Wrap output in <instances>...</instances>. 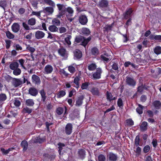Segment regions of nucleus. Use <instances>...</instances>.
<instances>
[{
  "mask_svg": "<svg viewBox=\"0 0 161 161\" xmlns=\"http://www.w3.org/2000/svg\"><path fill=\"white\" fill-rule=\"evenodd\" d=\"M57 6L58 10V14L57 17L59 19L64 18L66 14V8L64 4H57Z\"/></svg>",
  "mask_w": 161,
  "mask_h": 161,
  "instance_id": "nucleus-1",
  "label": "nucleus"
},
{
  "mask_svg": "<svg viewBox=\"0 0 161 161\" xmlns=\"http://www.w3.org/2000/svg\"><path fill=\"white\" fill-rule=\"evenodd\" d=\"M102 72L103 70L102 68L100 67L97 68L96 69V71L92 73L91 78L93 80L99 79L101 78Z\"/></svg>",
  "mask_w": 161,
  "mask_h": 161,
  "instance_id": "nucleus-2",
  "label": "nucleus"
},
{
  "mask_svg": "<svg viewBox=\"0 0 161 161\" xmlns=\"http://www.w3.org/2000/svg\"><path fill=\"white\" fill-rule=\"evenodd\" d=\"M125 82L128 86L134 87L136 85V81L132 77L127 76L126 77Z\"/></svg>",
  "mask_w": 161,
  "mask_h": 161,
  "instance_id": "nucleus-3",
  "label": "nucleus"
},
{
  "mask_svg": "<svg viewBox=\"0 0 161 161\" xmlns=\"http://www.w3.org/2000/svg\"><path fill=\"white\" fill-rule=\"evenodd\" d=\"M73 128V125L71 123H67L65 128V133L67 135H70L72 133Z\"/></svg>",
  "mask_w": 161,
  "mask_h": 161,
  "instance_id": "nucleus-4",
  "label": "nucleus"
},
{
  "mask_svg": "<svg viewBox=\"0 0 161 161\" xmlns=\"http://www.w3.org/2000/svg\"><path fill=\"white\" fill-rule=\"evenodd\" d=\"M78 20L79 23L82 25H86L88 22L87 17L85 15H80L78 17Z\"/></svg>",
  "mask_w": 161,
  "mask_h": 161,
  "instance_id": "nucleus-5",
  "label": "nucleus"
},
{
  "mask_svg": "<svg viewBox=\"0 0 161 161\" xmlns=\"http://www.w3.org/2000/svg\"><path fill=\"white\" fill-rule=\"evenodd\" d=\"M133 11L131 8H129L127 9L125 13L123 14L124 18L127 19L128 18H131Z\"/></svg>",
  "mask_w": 161,
  "mask_h": 161,
  "instance_id": "nucleus-6",
  "label": "nucleus"
},
{
  "mask_svg": "<svg viewBox=\"0 0 161 161\" xmlns=\"http://www.w3.org/2000/svg\"><path fill=\"white\" fill-rule=\"evenodd\" d=\"M31 80L32 83L35 85H39L41 83V81L40 77L34 74L31 76Z\"/></svg>",
  "mask_w": 161,
  "mask_h": 161,
  "instance_id": "nucleus-7",
  "label": "nucleus"
},
{
  "mask_svg": "<svg viewBox=\"0 0 161 161\" xmlns=\"http://www.w3.org/2000/svg\"><path fill=\"white\" fill-rule=\"evenodd\" d=\"M109 161H116L118 159L117 155L112 152H109L107 155Z\"/></svg>",
  "mask_w": 161,
  "mask_h": 161,
  "instance_id": "nucleus-8",
  "label": "nucleus"
},
{
  "mask_svg": "<svg viewBox=\"0 0 161 161\" xmlns=\"http://www.w3.org/2000/svg\"><path fill=\"white\" fill-rule=\"evenodd\" d=\"M108 2L107 0H101L100 1L98 6L100 8H105L108 6Z\"/></svg>",
  "mask_w": 161,
  "mask_h": 161,
  "instance_id": "nucleus-9",
  "label": "nucleus"
},
{
  "mask_svg": "<svg viewBox=\"0 0 161 161\" xmlns=\"http://www.w3.org/2000/svg\"><path fill=\"white\" fill-rule=\"evenodd\" d=\"M144 90H147L148 89L146 87L145 85H143L142 83H139L137 88V92L142 94Z\"/></svg>",
  "mask_w": 161,
  "mask_h": 161,
  "instance_id": "nucleus-10",
  "label": "nucleus"
},
{
  "mask_svg": "<svg viewBox=\"0 0 161 161\" xmlns=\"http://www.w3.org/2000/svg\"><path fill=\"white\" fill-rule=\"evenodd\" d=\"M12 85L15 87L20 86L22 84V81L20 79L13 78L11 81Z\"/></svg>",
  "mask_w": 161,
  "mask_h": 161,
  "instance_id": "nucleus-11",
  "label": "nucleus"
},
{
  "mask_svg": "<svg viewBox=\"0 0 161 161\" xmlns=\"http://www.w3.org/2000/svg\"><path fill=\"white\" fill-rule=\"evenodd\" d=\"M29 93L33 96L36 97L38 94V90L34 87H31L28 90Z\"/></svg>",
  "mask_w": 161,
  "mask_h": 161,
  "instance_id": "nucleus-12",
  "label": "nucleus"
},
{
  "mask_svg": "<svg viewBox=\"0 0 161 161\" xmlns=\"http://www.w3.org/2000/svg\"><path fill=\"white\" fill-rule=\"evenodd\" d=\"M53 70V66L49 64L46 65L44 68V72L45 74H50L51 73Z\"/></svg>",
  "mask_w": 161,
  "mask_h": 161,
  "instance_id": "nucleus-13",
  "label": "nucleus"
},
{
  "mask_svg": "<svg viewBox=\"0 0 161 161\" xmlns=\"http://www.w3.org/2000/svg\"><path fill=\"white\" fill-rule=\"evenodd\" d=\"M135 61L136 64L141 65H145L148 62V60L143 59L140 58H136Z\"/></svg>",
  "mask_w": 161,
  "mask_h": 161,
  "instance_id": "nucleus-14",
  "label": "nucleus"
},
{
  "mask_svg": "<svg viewBox=\"0 0 161 161\" xmlns=\"http://www.w3.org/2000/svg\"><path fill=\"white\" fill-rule=\"evenodd\" d=\"M45 35V34L43 31H37L35 33V37L37 39H40L43 38Z\"/></svg>",
  "mask_w": 161,
  "mask_h": 161,
  "instance_id": "nucleus-15",
  "label": "nucleus"
},
{
  "mask_svg": "<svg viewBox=\"0 0 161 161\" xmlns=\"http://www.w3.org/2000/svg\"><path fill=\"white\" fill-rule=\"evenodd\" d=\"M41 97V101L43 103H46V93L44 89H42L39 92Z\"/></svg>",
  "mask_w": 161,
  "mask_h": 161,
  "instance_id": "nucleus-16",
  "label": "nucleus"
},
{
  "mask_svg": "<svg viewBox=\"0 0 161 161\" xmlns=\"http://www.w3.org/2000/svg\"><path fill=\"white\" fill-rule=\"evenodd\" d=\"M84 98V97L83 95H80L79 97L76 100L75 105L79 107L81 106Z\"/></svg>",
  "mask_w": 161,
  "mask_h": 161,
  "instance_id": "nucleus-17",
  "label": "nucleus"
},
{
  "mask_svg": "<svg viewBox=\"0 0 161 161\" xmlns=\"http://www.w3.org/2000/svg\"><path fill=\"white\" fill-rule=\"evenodd\" d=\"M11 28L14 32L17 33L20 30V25L18 23H15L12 25Z\"/></svg>",
  "mask_w": 161,
  "mask_h": 161,
  "instance_id": "nucleus-18",
  "label": "nucleus"
},
{
  "mask_svg": "<svg viewBox=\"0 0 161 161\" xmlns=\"http://www.w3.org/2000/svg\"><path fill=\"white\" fill-rule=\"evenodd\" d=\"M86 152L85 149H79L78 154L79 158L83 159L85 157Z\"/></svg>",
  "mask_w": 161,
  "mask_h": 161,
  "instance_id": "nucleus-19",
  "label": "nucleus"
},
{
  "mask_svg": "<svg viewBox=\"0 0 161 161\" xmlns=\"http://www.w3.org/2000/svg\"><path fill=\"white\" fill-rule=\"evenodd\" d=\"M91 39L92 36H89L87 38L84 37L83 39L81 42V45L85 47L88 43L91 40Z\"/></svg>",
  "mask_w": 161,
  "mask_h": 161,
  "instance_id": "nucleus-20",
  "label": "nucleus"
},
{
  "mask_svg": "<svg viewBox=\"0 0 161 161\" xmlns=\"http://www.w3.org/2000/svg\"><path fill=\"white\" fill-rule=\"evenodd\" d=\"M19 66L18 63L16 62H13L9 64V67L11 69L14 70L18 68Z\"/></svg>",
  "mask_w": 161,
  "mask_h": 161,
  "instance_id": "nucleus-21",
  "label": "nucleus"
},
{
  "mask_svg": "<svg viewBox=\"0 0 161 161\" xmlns=\"http://www.w3.org/2000/svg\"><path fill=\"white\" fill-rule=\"evenodd\" d=\"M153 105L157 109H159L161 108V102L158 100H156L153 103Z\"/></svg>",
  "mask_w": 161,
  "mask_h": 161,
  "instance_id": "nucleus-22",
  "label": "nucleus"
},
{
  "mask_svg": "<svg viewBox=\"0 0 161 161\" xmlns=\"http://www.w3.org/2000/svg\"><path fill=\"white\" fill-rule=\"evenodd\" d=\"M74 57L76 59L80 58L82 56L81 52L79 49L76 50L74 53Z\"/></svg>",
  "mask_w": 161,
  "mask_h": 161,
  "instance_id": "nucleus-23",
  "label": "nucleus"
},
{
  "mask_svg": "<svg viewBox=\"0 0 161 161\" xmlns=\"http://www.w3.org/2000/svg\"><path fill=\"white\" fill-rule=\"evenodd\" d=\"M148 124L146 121H143L140 126V129L142 131H144L147 130Z\"/></svg>",
  "mask_w": 161,
  "mask_h": 161,
  "instance_id": "nucleus-24",
  "label": "nucleus"
},
{
  "mask_svg": "<svg viewBox=\"0 0 161 161\" xmlns=\"http://www.w3.org/2000/svg\"><path fill=\"white\" fill-rule=\"evenodd\" d=\"M32 109L30 108L27 107H25L22 109V112L23 114L27 113L28 114H30L32 113Z\"/></svg>",
  "mask_w": 161,
  "mask_h": 161,
  "instance_id": "nucleus-25",
  "label": "nucleus"
},
{
  "mask_svg": "<svg viewBox=\"0 0 161 161\" xmlns=\"http://www.w3.org/2000/svg\"><path fill=\"white\" fill-rule=\"evenodd\" d=\"M91 92L93 95L99 96L100 95L98 89L97 87H92L91 89Z\"/></svg>",
  "mask_w": 161,
  "mask_h": 161,
  "instance_id": "nucleus-26",
  "label": "nucleus"
},
{
  "mask_svg": "<svg viewBox=\"0 0 161 161\" xmlns=\"http://www.w3.org/2000/svg\"><path fill=\"white\" fill-rule=\"evenodd\" d=\"M25 103L27 106L29 107H32L35 104L33 100L31 99H27L25 101Z\"/></svg>",
  "mask_w": 161,
  "mask_h": 161,
  "instance_id": "nucleus-27",
  "label": "nucleus"
},
{
  "mask_svg": "<svg viewBox=\"0 0 161 161\" xmlns=\"http://www.w3.org/2000/svg\"><path fill=\"white\" fill-rule=\"evenodd\" d=\"M7 96L5 94H0V105L2 104L7 99Z\"/></svg>",
  "mask_w": 161,
  "mask_h": 161,
  "instance_id": "nucleus-28",
  "label": "nucleus"
},
{
  "mask_svg": "<svg viewBox=\"0 0 161 161\" xmlns=\"http://www.w3.org/2000/svg\"><path fill=\"white\" fill-rule=\"evenodd\" d=\"M144 107L141 104H139L138 107L136 108V112L139 114L141 115L143 113V110Z\"/></svg>",
  "mask_w": 161,
  "mask_h": 161,
  "instance_id": "nucleus-29",
  "label": "nucleus"
},
{
  "mask_svg": "<svg viewBox=\"0 0 161 161\" xmlns=\"http://www.w3.org/2000/svg\"><path fill=\"white\" fill-rule=\"evenodd\" d=\"M45 141L46 139L44 138H41L40 136H38L36 138L34 141L36 143H42Z\"/></svg>",
  "mask_w": 161,
  "mask_h": 161,
  "instance_id": "nucleus-30",
  "label": "nucleus"
},
{
  "mask_svg": "<svg viewBox=\"0 0 161 161\" xmlns=\"http://www.w3.org/2000/svg\"><path fill=\"white\" fill-rule=\"evenodd\" d=\"M21 145L23 148V151H26L28 147V142L25 140H24L21 142Z\"/></svg>",
  "mask_w": 161,
  "mask_h": 161,
  "instance_id": "nucleus-31",
  "label": "nucleus"
},
{
  "mask_svg": "<svg viewBox=\"0 0 161 161\" xmlns=\"http://www.w3.org/2000/svg\"><path fill=\"white\" fill-rule=\"evenodd\" d=\"M66 49L64 48H59L58 50V53L62 57H65L66 54Z\"/></svg>",
  "mask_w": 161,
  "mask_h": 161,
  "instance_id": "nucleus-32",
  "label": "nucleus"
},
{
  "mask_svg": "<svg viewBox=\"0 0 161 161\" xmlns=\"http://www.w3.org/2000/svg\"><path fill=\"white\" fill-rule=\"evenodd\" d=\"M14 149V147H11L8 148L7 150H5L4 148H1V151L2 152L3 154L6 155L10 151H12Z\"/></svg>",
  "mask_w": 161,
  "mask_h": 161,
  "instance_id": "nucleus-33",
  "label": "nucleus"
},
{
  "mask_svg": "<svg viewBox=\"0 0 161 161\" xmlns=\"http://www.w3.org/2000/svg\"><path fill=\"white\" fill-rule=\"evenodd\" d=\"M97 65L95 63H92L88 66V69L90 71H94L96 69Z\"/></svg>",
  "mask_w": 161,
  "mask_h": 161,
  "instance_id": "nucleus-34",
  "label": "nucleus"
},
{
  "mask_svg": "<svg viewBox=\"0 0 161 161\" xmlns=\"http://www.w3.org/2000/svg\"><path fill=\"white\" fill-rule=\"evenodd\" d=\"M44 10L49 14H52L54 11L53 8L52 7H47L44 9Z\"/></svg>",
  "mask_w": 161,
  "mask_h": 161,
  "instance_id": "nucleus-35",
  "label": "nucleus"
},
{
  "mask_svg": "<svg viewBox=\"0 0 161 161\" xmlns=\"http://www.w3.org/2000/svg\"><path fill=\"white\" fill-rule=\"evenodd\" d=\"M140 141L141 140L140 136L139 135H138L136 136L135 140V144L136 147H137L139 146H142L140 144Z\"/></svg>",
  "mask_w": 161,
  "mask_h": 161,
  "instance_id": "nucleus-36",
  "label": "nucleus"
},
{
  "mask_svg": "<svg viewBox=\"0 0 161 161\" xmlns=\"http://www.w3.org/2000/svg\"><path fill=\"white\" fill-rule=\"evenodd\" d=\"M91 52L92 54L95 56L97 55L99 53L98 48L96 47H94L92 49Z\"/></svg>",
  "mask_w": 161,
  "mask_h": 161,
  "instance_id": "nucleus-37",
  "label": "nucleus"
},
{
  "mask_svg": "<svg viewBox=\"0 0 161 161\" xmlns=\"http://www.w3.org/2000/svg\"><path fill=\"white\" fill-rule=\"evenodd\" d=\"M81 31L83 34L86 35L87 36L89 35L91 33L90 30L86 28H82Z\"/></svg>",
  "mask_w": 161,
  "mask_h": 161,
  "instance_id": "nucleus-38",
  "label": "nucleus"
},
{
  "mask_svg": "<svg viewBox=\"0 0 161 161\" xmlns=\"http://www.w3.org/2000/svg\"><path fill=\"white\" fill-rule=\"evenodd\" d=\"M26 49L29 52L31 53L32 58H34V57L32 54L35 51V48L33 47H31L30 45H28L26 47Z\"/></svg>",
  "mask_w": 161,
  "mask_h": 161,
  "instance_id": "nucleus-39",
  "label": "nucleus"
},
{
  "mask_svg": "<svg viewBox=\"0 0 161 161\" xmlns=\"http://www.w3.org/2000/svg\"><path fill=\"white\" fill-rule=\"evenodd\" d=\"M49 30L52 32H54L58 31V28L55 25H51L48 27Z\"/></svg>",
  "mask_w": 161,
  "mask_h": 161,
  "instance_id": "nucleus-40",
  "label": "nucleus"
},
{
  "mask_svg": "<svg viewBox=\"0 0 161 161\" xmlns=\"http://www.w3.org/2000/svg\"><path fill=\"white\" fill-rule=\"evenodd\" d=\"M66 95L65 91L64 90L60 91L57 94V98H60L63 97Z\"/></svg>",
  "mask_w": 161,
  "mask_h": 161,
  "instance_id": "nucleus-41",
  "label": "nucleus"
},
{
  "mask_svg": "<svg viewBox=\"0 0 161 161\" xmlns=\"http://www.w3.org/2000/svg\"><path fill=\"white\" fill-rule=\"evenodd\" d=\"M28 24L31 25H34L36 23V20L35 18H31L27 21Z\"/></svg>",
  "mask_w": 161,
  "mask_h": 161,
  "instance_id": "nucleus-42",
  "label": "nucleus"
},
{
  "mask_svg": "<svg viewBox=\"0 0 161 161\" xmlns=\"http://www.w3.org/2000/svg\"><path fill=\"white\" fill-rule=\"evenodd\" d=\"M6 35L7 37L10 39H13L14 37V36L9 31L5 32Z\"/></svg>",
  "mask_w": 161,
  "mask_h": 161,
  "instance_id": "nucleus-43",
  "label": "nucleus"
},
{
  "mask_svg": "<svg viewBox=\"0 0 161 161\" xmlns=\"http://www.w3.org/2000/svg\"><path fill=\"white\" fill-rule=\"evenodd\" d=\"M154 53L158 55L161 53V47L159 46H156L154 49Z\"/></svg>",
  "mask_w": 161,
  "mask_h": 161,
  "instance_id": "nucleus-44",
  "label": "nucleus"
},
{
  "mask_svg": "<svg viewBox=\"0 0 161 161\" xmlns=\"http://www.w3.org/2000/svg\"><path fill=\"white\" fill-rule=\"evenodd\" d=\"M106 95L107 100L109 102H111V99L113 97L112 93L110 92L107 91L106 92Z\"/></svg>",
  "mask_w": 161,
  "mask_h": 161,
  "instance_id": "nucleus-45",
  "label": "nucleus"
},
{
  "mask_svg": "<svg viewBox=\"0 0 161 161\" xmlns=\"http://www.w3.org/2000/svg\"><path fill=\"white\" fill-rule=\"evenodd\" d=\"M58 152L60 155L61 154V153L62 151V150L63 149V147H64L65 146V145L64 143H61L59 142L58 144Z\"/></svg>",
  "mask_w": 161,
  "mask_h": 161,
  "instance_id": "nucleus-46",
  "label": "nucleus"
},
{
  "mask_svg": "<svg viewBox=\"0 0 161 161\" xmlns=\"http://www.w3.org/2000/svg\"><path fill=\"white\" fill-rule=\"evenodd\" d=\"M64 111V108L62 107H58L57 108L56 112L58 115H60L62 114Z\"/></svg>",
  "mask_w": 161,
  "mask_h": 161,
  "instance_id": "nucleus-47",
  "label": "nucleus"
},
{
  "mask_svg": "<svg viewBox=\"0 0 161 161\" xmlns=\"http://www.w3.org/2000/svg\"><path fill=\"white\" fill-rule=\"evenodd\" d=\"M84 36H77L75 38V41L77 43H79L82 41L83 39Z\"/></svg>",
  "mask_w": 161,
  "mask_h": 161,
  "instance_id": "nucleus-48",
  "label": "nucleus"
},
{
  "mask_svg": "<svg viewBox=\"0 0 161 161\" xmlns=\"http://www.w3.org/2000/svg\"><path fill=\"white\" fill-rule=\"evenodd\" d=\"M71 36L68 35L67 37L65 38V41L68 45H70L71 44L70 40L71 39Z\"/></svg>",
  "mask_w": 161,
  "mask_h": 161,
  "instance_id": "nucleus-49",
  "label": "nucleus"
},
{
  "mask_svg": "<svg viewBox=\"0 0 161 161\" xmlns=\"http://www.w3.org/2000/svg\"><path fill=\"white\" fill-rule=\"evenodd\" d=\"M136 153V157H138L141 154V148L140 147L137 146L136 150H134Z\"/></svg>",
  "mask_w": 161,
  "mask_h": 161,
  "instance_id": "nucleus-50",
  "label": "nucleus"
},
{
  "mask_svg": "<svg viewBox=\"0 0 161 161\" xmlns=\"http://www.w3.org/2000/svg\"><path fill=\"white\" fill-rule=\"evenodd\" d=\"M97 159L98 161H105L106 158L103 154H101L98 156Z\"/></svg>",
  "mask_w": 161,
  "mask_h": 161,
  "instance_id": "nucleus-51",
  "label": "nucleus"
},
{
  "mask_svg": "<svg viewBox=\"0 0 161 161\" xmlns=\"http://www.w3.org/2000/svg\"><path fill=\"white\" fill-rule=\"evenodd\" d=\"M117 104L118 106L120 108H122L123 107L124 104L123 101L121 98H119L118 99Z\"/></svg>",
  "mask_w": 161,
  "mask_h": 161,
  "instance_id": "nucleus-52",
  "label": "nucleus"
},
{
  "mask_svg": "<svg viewBox=\"0 0 161 161\" xmlns=\"http://www.w3.org/2000/svg\"><path fill=\"white\" fill-rule=\"evenodd\" d=\"M53 24L55 25L59 26L60 24V20L57 19H54L52 21Z\"/></svg>",
  "mask_w": 161,
  "mask_h": 161,
  "instance_id": "nucleus-53",
  "label": "nucleus"
},
{
  "mask_svg": "<svg viewBox=\"0 0 161 161\" xmlns=\"http://www.w3.org/2000/svg\"><path fill=\"white\" fill-rule=\"evenodd\" d=\"M90 85V83L88 82H85L82 83L81 86V88L82 90L84 89H86L89 85Z\"/></svg>",
  "mask_w": 161,
  "mask_h": 161,
  "instance_id": "nucleus-54",
  "label": "nucleus"
},
{
  "mask_svg": "<svg viewBox=\"0 0 161 161\" xmlns=\"http://www.w3.org/2000/svg\"><path fill=\"white\" fill-rule=\"evenodd\" d=\"M13 73L15 75H18L21 74V70L20 69L18 68L13 70Z\"/></svg>",
  "mask_w": 161,
  "mask_h": 161,
  "instance_id": "nucleus-55",
  "label": "nucleus"
},
{
  "mask_svg": "<svg viewBox=\"0 0 161 161\" xmlns=\"http://www.w3.org/2000/svg\"><path fill=\"white\" fill-rule=\"evenodd\" d=\"M19 99V98H17L14 100V104L17 107H19L21 105V103Z\"/></svg>",
  "mask_w": 161,
  "mask_h": 161,
  "instance_id": "nucleus-56",
  "label": "nucleus"
},
{
  "mask_svg": "<svg viewBox=\"0 0 161 161\" xmlns=\"http://www.w3.org/2000/svg\"><path fill=\"white\" fill-rule=\"evenodd\" d=\"M126 124L128 125L132 126L134 124L133 120L131 119H129L126 120Z\"/></svg>",
  "mask_w": 161,
  "mask_h": 161,
  "instance_id": "nucleus-57",
  "label": "nucleus"
},
{
  "mask_svg": "<svg viewBox=\"0 0 161 161\" xmlns=\"http://www.w3.org/2000/svg\"><path fill=\"white\" fill-rule=\"evenodd\" d=\"M13 47L17 51H22V47L19 44H14Z\"/></svg>",
  "mask_w": 161,
  "mask_h": 161,
  "instance_id": "nucleus-58",
  "label": "nucleus"
},
{
  "mask_svg": "<svg viewBox=\"0 0 161 161\" xmlns=\"http://www.w3.org/2000/svg\"><path fill=\"white\" fill-rule=\"evenodd\" d=\"M7 5V3L5 1H0V7H2L4 10H5V7Z\"/></svg>",
  "mask_w": 161,
  "mask_h": 161,
  "instance_id": "nucleus-59",
  "label": "nucleus"
},
{
  "mask_svg": "<svg viewBox=\"0 0 161 161\" xmlns=\"http://www.w3.org/2000/svg\"><path fill=\"white\" fill-rule=\"evenodd\" d=\"M67 12L69 14H71L74 13V10L70 7H68L66 8V13Z\"/></svg>",
  "mask_w": 161,
  "mask_h": 161,
  "instance_id": "nucleus-60",
  "label": "nucleus"
},
{
  "mask_svg": "<svg viewBox=\"0 0 161 161\" xmlns=\"http://www.w3.org/2000/svg\"><path fill=\"white\" fill-rule=\"evenodd\" d=\"M22 26L24 29L26 30L27 31L30 30V27L26 22H23L22 23Z\"/></svg>",
  "mask_w": 161,
  "mask_h": 161,
  "instance_id": "nucleus-61",
  "label": "nucleus"
},
{
  "mask_svg": "<svg viewBox=\"0 0 161 161\" xmlns=\"http://www.w3.org/2000/svg\"><path fill=\"white\" fill-rule=\"evenodd\" d=\"M6 44V47L7 49H8L11 45V44L12 42L10 40H6L5 41Z\"/></svg>",
  "mask_w": 161,
  "mask_h": 161,
  "instance_id": "nucleus-62",
  "label": "nucleus"
},
{
  "mask_svg": "<svg viewBox=\"0 0 161 161\" xmlns=\"http://www.w3.org/2000/svg\"><path fill=\"white\" fill-rule=\"evenodd\" d=\"M69 71L72 74L74 73L75 71V69L72 66H70L68 68Z\"/></svg>",
  "mask_w": 161,
  "mask_h": 161,
  "instance_id": "nucleus-63",
  "label": "nucleus"
},
{
  "mask_svg": "<svg viewBox=\"0 0 161 161\" xmlns=\"http://www.w3.org/2000/svg\"><path fill=\"white\" fill-rule=\"evenodd\" d=\"M118 65L117 63L114 62L111 66L112 69L114 70H117L118 69Z\"/></svg>",
  "mask_w": 161,
  "mask_h": 161,
  "instance_id": "nucleus-64",
  "label": "nucleus"
}]
</instances>
